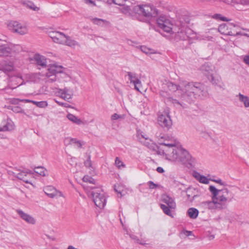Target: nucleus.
Instances as JSON below:
<instances>
[{"instance_id": "obj_1", "label": "nucleus", "mask_w": 249, "mask_h": 249, "mask_svg": "<svg viewBox=\"0 0 249 249\" xmlns=\"http://www.w3.org/2000/svg\"><path fill=\"white\" fill-rule=\"evenodd\" d=\"M160 94L167 104H173L175 106H181L176 99L169 96V92L173 93L178 91L182 98L189 103L196 99L206 97L208 93L203 85L200 83L180 81L177 85L167 80L161 81L160 83Z\"/></svg>"}, {"instance_id": "obj_2", "label": "nucleus", "mask_w": 249, "mask_h": 249, "mask_svg": "<svg viewBox=\"0 0 249 249\" xmlns=\"http://www.w3.org/2000/svg\"><path fill=\"white\" fill-rule=\"evenodd\" d=\"M164 141L160 143L159 154L165 155L169 160H175L178 158V155L183 149L178 141L174 137L165 136Z\"/></svg>"}, {"instance_id": "obj_3", "label": "nucleus", "mask_w": 249, "mask_h": 249, "mask_svg": "<svg viewBox=\"0 0 249 249\" xmlns=\"http://www.w3.org/2000/svg\"><path fill=\"white\" fill-rule=\"evenodd\" d=\"M172 161L175 162L180 168L183 166L191 171L201 170L202 168L201 164L184 149L178 155L177 159Z\"/></svg>"}, {"instance_id": "obj_4", "label": "nucleus", "mask_w": 249, "mask_h": 249, "mask_svg": "<svg viewBox=\"0 0 249 249\" xmlns=\"http://www.w3.org/2000/svg\"><path fill=\"white\" fill-rule=\"evenodd\" d=\"M7 29L12 33L23 36L28 33L29 29L25 23L16 20L8 21L6 23Z\"/></svg>"}, {"instance_id": "obj_5", "label": "nucleus", "mask_w": 249, "mask_h": 249, "mask_svg": "<svg viewBox=\"0 0 249 249\" xmlns=\"http://www.w3.org/2000/svg\"><path fill=\"white\" fill-rule=\"evenodd\" d=\"M161 202L165 203L160 204V208L165 214L171 217H173L171 210H175L176 204L174 199L166 194H163L161 196Z\"/></svg>"}, {"instance_id": "obj_6", "label": "nucleus", "mask_w": 249, "mask_h": 249, "mask_svg": "<svg viewBox=\"0 0 249 249\" xmlns=\"http://www.w3.org/2000/svg\"><path fill=\"white\" fill-rule=\"evenodd\" d=\"M133 10L136 14L147 18L157 15L156 9L150 5H137L134 7Z\"/></svg>"}, {"instance_id": "obj_7", "label": "nucleus", "mask_w": 249, "mask_h": 249, "mask_svg": "<svg viewBox=\"0 0 249 249\" xmlns=\"http://www.w3.org/2000/svg\"><path fill=\"white\" fill-rule=\"evenodd\" d=\"M64 68L60 65L56 63L49 65L48 68V71L46 73V76L48 78L47 81L49 82H53L56 80V74L62 73L65 76L66 74L63 73Z\"/></svg>"}, {"instance_id": "obj_8", "label": "nucleus", "mask_w": 249, "mask_h": 249, "mask_svg": "<svg viewBox=\"0 0 249 249\" xmlns=\"http://www.w3.org/2000/svg\"><path fill=\"white\" fill-rule=\"evenodd\" d=\"M22 50L19 45L12 44H0V56H10L15 53H18Z\"/></svg>"}, {"instance_id": "obj_9", "label": "nucleus", "mask_w": 249, "mask_h": 249, "mask_svg": "<svg viewBox=\"0 0 249 249\" xmlns=\"http://www.w3.org/2000/svg\"><path fill=\"white\" fill-rule=\"evenodd\" d=\"M95 205L100 209H103L107 203V198L104 192L101 190H94L91 193Z\"/></svg>"}, {"instance_id": "obj_10", "label": "nucleus", "mask_w": 249, "mask_h": 249, "mask_svg": "<svg viewBox=\"0 0 249 249\" xmlns=\"http://www.w3.org/2000/svg\"><path fill=\"white\" fill-rule=\"evenodd\" d=\"M136 137L139 142L147 147L149 149L155 150L157 148V146L154 143L153 141L149 138L148 136L141 130H137Z\"/></svg>"}, {"instance_id": "obj_11", "label": "nucleus", "mask_w": 249, "mask_h": 249, "mask_svg": "<svg viewBox=\"0 0 249 249\" xmlns=\"http://www.w3.org/2000/svg\"><path fill=\"white\" fill-rule=\"evenodd\" d=\"M158 26L164 32L172 34L173 33V25L169 19L164 16L160 17L157 20Z\"/></svg>"}, {"instance_id": "obj_12", "label": "nucleus", "mask_w": 249, "mask_h": 249, "mask_svg": "<svg viewBox=\"0 0 249 249\" xmlns=\"http://www.w3.org/2000/svg\"><path fill=\"white\" fill-rule=\"evenodd\" d=\"M158 123L161 127L166 128L168 129L171 127L172 122L168 110H165L159 114L158 117Z\"/></svg>"}, {"instance_id": "obj_13", "label": "nucleus", "mask_w": 249, "mask_h": 249, "mask_svg": "<svg viewBox=\"0 0 249 249\" xmlns=\"http://www.w3.org/2000/svg\"><path fill=\"white\" fill-rule=\"evenodd\" d=\"M55 93L56 95L63 100L69 102L73 95V90L72 89L65 87L64 89H57Z\"/></svg>"}, {"instance_id": "obj_14", "label": "nucleus", "mask_w": 249, "mask_h": 249, "mask_svg": "<svg viewBox=\"0 0 249 249\" xmlns=\"http://www.w3.org/2000/svg\"><path fill=\"white\" fill-rule=\"evenodd\" d=\"M17 78L18 80L22 81L20 84L17 86L18 87L20 85L25 84L27 82H36L38 79V76L36 73H28L23 75L18 74L17 76Z\"/></svg>"}, {"instance_id": "obj_15", "label": "nucleus", "mask_w": 249, "mask_h": 249, "mask_svg": "<svg viewBox=\"0 0 249 249\" xmlns=\"http://www.w3.org/2000/svg\"><path fill=\"white\" fill-rule=\"evenodd\" d=\"M49 36L54 42L62 45L64 44L67 36L63 33L58 31L50 32Z\"/></svg>"}, {"instance_id": "obj_16", "label": "nucleus", "mask_w": 249, "mask_h": 249, "mask_svg": "<svg viewBox=\"0 0 249 249\" xmlns=\"http://www.w3.org/2000/svg\"><path fill=\"white\" fill-rule=\"evenodd\" d=\"M43 191L45 194L51 198L62 196L61 192L57 190L52 186H47L44 188Z\"/></svg>"}, {"instance_id": "obj_17", "label": "nucleus", "mask_w": 249, "mask_h": 249, "mask_svg": "<svg viewBox=\"0 0 249 249\" xmlns=\"http://www.w3.org/2000/svg\"><path fill=\"white\" fill-rule=\"evenodd\" d=\"M200 206L203 209L210 210L212 212H215L217 210L214 197H212V200L204 201L201 202Z\"/></svg>"}, {"instance_id": "obj_18", "label": "nucleus", "mask_w": 249, "mask_h": 249, "mask_svg": "<svg viewBox=\"0 0 249 249\" xmlns=\"http://www.w3.org/2000/svg\"><path fill=\"white\" fill-rule=\"evenodd\" d=\"M16 212L20 217L27 223L32 225L35 224L36 220L32 216L24 213L21 210H17Z\"/></svg>"}, {"instance_id": "obj_19", "label": "nucleus", "mask_w": 249, "mask_h": 249, "mask_svg": "<svg viewBox=\"0 0 249 249\" xmlns=\"http://www.w3.org/2000/svg\"><path fill=\"white\" fill-rule=\"evenodd\" d=\"M229 194V191L227 189H222L219 192L217 196L214 198L219 200L220 201H224L228 202L230 200Z\"/></svg>"}, {"instance_id": "obj_20", "label": "nucleus", "mask_w": 249, "mask_h": 249, "mask_svg": "<svg viewBox=\"0 0 249 249\" xmlns=\"http://www.w3.org/2000/svg\"><path fill=\"white\" fill-rule=\"evenodd\" d=\"M14 128V124L10 119H7L2 123V125L0 127V131H11Z\"/></svg>"}, {"instance_id": "obj_21", "label": "nucleus", "mask_w": 249, "mask_h": 249, "mask_svg": "<svg viewBox=\"0 0 249 249\" xmlns=\"http://www.w3.org/2000/svg\"><path fill=\"white\" fill-rule=\"evenodd\" d=\"M34 59L36 64L42 67H45L47 65V59L43 55L36 53L35 54Z\"/></svg>"}, {"instance_id": "obj_22", "label": "nucleus", "mask_w": 249, "mask_h": 249, "mask_svg": "<svg viewBox=\"0 0 249 249\" xmlns=\"http://www.w3.org/2000/svg\"><path fill=\"white\" fill-rule=\"evenodd\" d=\"M114 190L117 193L118 197H122L127 193L126 188L122 184H116L114 185Z\"/></svg>"}, {"instance_id": "obj_23", "label": "nucleus", "mask_w": 249, "mask_h": 249, "mask_svg": "<svg viewBox=\"0 0 249 249\" xmlns=\"http://www.w3.org/2000/svg\"><path fill=\"white\" fill-rule=\"evenodd\" d=\"M63 45L74 48L76 47H79V43L76 40L72 39L70 36H67Z\"/></svg>"}, {"instance_id": "obj_24", "label": "nucleus", "mask_w": 249, "mask_h": 249, "mask_svg": "<svg viewBox=\"0 0 249 249\" xmlns=\"http://www.w3.org/2000/svg\"><path fill=\"white\" fill-rule=\"evenodd\" d=\"M193 176L200 183L208 184L209 182V179L206 177L201 175L199 172H193Z\"/></svg>"}, {"instance_id": "obj_25", "label": "nucleus", "mask_w": 249, "mask_h": 249, "mask_svg": "<svg viewBox=\"0 0 249 249\" xmlns=\"http://www.w3.org/2000/svg\"><path fill=\"white\" fill-rule=\"evenodd\" d=\"M67 118L73 123L78 125L85 124L86 123L84 121L78 118L72 114L69 113L67 115Z\"/></svg>"}, {"instance_id": "obj_26", "label": "nucleus", "mask_w": 249, "mask_h": 249, "mask_svg": "<svg viewBox=\"0 0 249 249\" xmlns=\"http://www.w3.org/2000/svg\"><path fill=\"white\" fill-rule=\"evenodd\" d=\"M64 142L66 144L73 145L78 148H81L82 146L80 141L77 140L76 139L68 138L65 140Z\"/></svg>"}, {"instance_id": "obj_27", "label": "nucleus", "mask_w": 249, "mask_h": 249, "mask_svg": "<svg viewBox=\"0 0 249 249\" xmlns=\"http://www.w3.org/2000/svg\"><path fill=\"white\" fill-rule=\"evenodd\" d=\"M236 97L240 102L243 104L246 108L249 107V97L248 96L239 93Z\"/></svg>"}, {"instance_id": "obj_28", "label": "nucleus", "mask_w": 249, "mask_h": 249, "mask_svg": "<svg viewBox=\"0 0 249 249\" xmlns=\"http://www.w3.org/2000/svg\"><path fill=\"white\" fill-rule=\"evenodd\" d=\"M18 178L22 180L26 183H30V181L26 178L27 176L31 177L33 176L32 172H18L15 175Z\"/></svg>"}, {"instance_id": "obj_29", "label": "nucleus", "mask_w": 249, "mask_h": 249, "mask_svg": "<svg viewBox=\"0 0 249 249\" xmlns=\"http://www.w3.org/2000/svg\"><path fill=\"white\" fill-rule=\"evenodd\" d=\"M202 70L205 71L204 74L208 77V75L210 76L211 74H214L215 68L211 65L205 64L203 66Z\"/></svg>"}, {"instance_id": "obj_30", "label": "nucleus", "mask_w": 249, "mask_h": 249, "mask_svg": "<svg viewBox=\"0 0 249 249\" xmlns=\"http://www.w3.org/2000/svg\"><path fill=\"white\" fill-rule=\"evenodd\" d=\"M199 213L198 210L195 208H190L188 209L187 212V215L192 219H196Z\"/></svg>"}, {"instance_id": "obj_31", "label": "nucleus", "mask_w": 249, "mask_h": 249, "mask_svg": "<svg viewBox=\"0 0 249 249\" xmlns=\"http://www.w3.org/2000/svg\"><path fill=\"white\" fill-rule=\"evenodd\" d=\"M231 24H222L219 26L218 30L221 34L226 35H232L231 32L228 30V27Z\"/></svg>"}, {"instance_id": "obj_32", "label": "nucleus", "mask_w": 249, "mask_h": 249, "mask_svg": "<svg viewBox=\"0 0 249 249\" xmlns=\"http://www.w3.org/2000/svg\"><path fill=\"white\" fill-rule=\"evenodd\" d=\"M91 20L94 24L102 27L107 26L109 24L108 21L97 18H92L91 19Z\"/></svg>"}, {"instance_id": "obj_33", "label": "nucleus", "mask_w": 249, "mask_h": 249, "mask_svg": "<svg viewBox=\"0 0 249 249\" xmlns=\"http://www.w3.org/2000/svg\"><path fill=\"white\" fill-rule=\"evenodd\" d=\"M177 37L183 40H187L186 27H182L177 34Z\"/></svg>"}, {"instance_id": "obj_34", "label": "nucleus", "mask_w": 249, "mask_h": 249, "mask_svg": "<svg viewBox=\"0 0 249 249\" xmlns=\"http://www.w3.org/2000/svg\"><path fill=\"white\" fill-rule=\"evenodd\" d=\"M127 75L131 83H133L134 85H136V86L137 84H140V80L137 77L136 73L128 72Z\"/></svg>"}, {"instance_id": "obj_35", "label": "nucleus", "mask_w": 249, "mask_h": 249, "mask_svg": "<svg viewBox=\"0 0 249 249\" xmlns=\"http://www.w3.org/2000/svg\"><path fill=\"white\" fill-rule=\"evenodd\" d=\"M23 4L25 7L35 11H37L39 9V8L36 6L34 3L29 0H24L23 1Z\"/></svg>"}, {"instance_id": "obj_36", "label": "nucleus", "mask_w": 249, "mask_h": 249, "mask_svg": "<svg viewBox=\"0 0 249 249\" xmlns=\"http://www.w3.org/2000/svg\"><path fill=\"white\" fill-rule=\"evenodd\" d=\"M186 34L188 40L192 41L196 38V34L189 28L186 27Z\"/></svg>"}, {"instance_id": "obj_37", "label": "nucleus", "mask_w": 249, "mask_h": 249, "mask_svg": "<svg viewBox=\"0 0 249 249\" xmlns=\"http://www.w3.org/2000/svg\"><path fill=\"white\" fill-rule=\"evenodd\" d=\"M13 70V66L12 64H3L0 66V70L4 71L5 73L11 71Z\"/></svg>"}, {"instance_id": "obj_38", "label": "nucleus", "mask_w": 249, "mask_h": 249, "mask_svg": "<svg viewBox=\"0 0 249 249\" xmlns=\"http://www.w3.org/2000/svg\"><path fill=\"white\" fill-rule=\"evenodd\" d=\"M214 201L216 203V207L217 210L224 209L226 208L227 202L226 201H220L219 200L217 199L214 197Z\"/></svg>"}, {"instance_id": "obj_39", "label": "nucleus", "mask_w": 249, "mask_h": 249, "mask_svg": "<svg viewBox=\"0 0 249 249\" xmlns=\"http://www.w3.org/2000/svg\"><path fill=\"white\" fill-rule=\"evenodd\" d=\"M82 180L84 182L89 183L92 184H95L96 180L93 178L91 175H85L83 178Z\"/></svg>"}, {"instance_id": "obj_40", "label": "nucleus", "mask_w": 249, "mask_h": 249, "mask_svg": "<svg viewBox=\"0 0 249 249\" xmlns=\"http://www.w3.org/2000/svg\"><path fill=\"white\" fill-rule=\"evenodd\" d=\"M194 236L193 233L192 231L183 230L179 233V237L181 238L184 239L187 237Z\"/></svg>"}, {"instance_id": "obj_41", "label": "nucleus", "mask_w": 249, "mask_h": 249, "mask_svg": "<svg viewBox=\"0 0 249 249\" xmlns=\"http://www.w3.org/2000/svg\"><path fill=\"white\" fill-rule=\"evenodd\" d=\"M115 163L119 169H122L123 168H124L125 166L124 163L118 157L116 158Z\"/></svg>"}, {"instance_id": "obj_42", "label": "nucleus", "mask_w": 249, "mask_h": 249, "mask_svg": "<svg viewBox=\"0 0 249 249\" xmlns=\"http://www.w3.org/2000/svg\"><path fill=\"white\" fill-rule=\"evenodd\" d=\"M208 78L213 84L217 85L220 82L219 77L214 76L213 74H211L210 76L208 75Z\"/></svg>"}, {"instance_id": "obj_43", "label": "nucleus", "mask_w": 249, "mask_h": 249, "mask_svg": "<svg viewBox=\"0 0 249 249\" xmlns=\"http://www.w3.org/2000/svg\"><path fill=\"white\" fill-rule=\"evenodd\" d=\"M141 51L146 54H153L155 53V52L154 50L149 48L145 46H141Z\"/></svg>"}, {"instance_id": "obj_44", "label": "nucleus", "mask_w": 249, "mask_h": 249, "mask_svg": "<svg viewBox=\"0 0 249 249\" xmlns=\"http://www.w3.org/2000/svg\"><path fill=\"white\" fill-rule=\"evenodd\" d=\"M209 190L213 195L212 197H215L216 196L218 195V193H219V192L221 191V190H218L213 186H210L209 187Z\"/></svg>"}, {"instance_id": "obj_45", "label": "nucleus", "mask_w": 249, "mask_h": 249, "mask_svg": "<svg viewBox=\"0 0 249 249\" xmlns=\"http://www.w3.org/2000/svg\"><path fill=\"white\" fill-rule=\"evenodd\" d=\"M213 18L217 20H220L221 21H229V20L224 17H222L221 15L216 14L213 16Z\"/></svg>"}, {"instance_id": "obj_46", "label": "nucleus", "mask_w": 249, "mask_h": 249, "mask_svg": "<svg viewBox=\"0 0 249 249\" xmlns=\"http://www.w3.org/2000/svg\"><path fill=\"white\" fill-rule=\"evenodd\" d=\"M124 118V116L122 115L118 114L117 113H114L111 116V120L112 121L116 120L118 119H123Z\"/></svg>"}, {"instance_id": "obj_47", "label": "nucleus", "mask_w": 249, "mask_h": 249, "mask_svg": "<svg viewBox=\"0 0 249 249\" xmlns=\"http://www.w3.org/2000/svg\"><path fill=\"white\" fill-rule=\"evenodd\" d=\"M147 186H148L149 189H153L156 188L158 185L155 183H154L153 181H148L147 183Z\"/></svg>"}, {"instance_id": "obj_48", "label": "nucleus", "mask_w": 249, "mask_h": 249, "mask_svg": "<svg viewBox=\"0 0 249 249\" xmlns=\"http://www.w3.org/2000/svg\"><path fill=\"white\" fill-rule=\"evenodd\" d=\"M54 101H55V103H56L58 105H59L60 106L64 107H70V105L69 104H68V103L59 102V101H58L57 100H56V99H54Z\"/></svg>"}, {"instance_id": "obj_49", "label": "nucleus", "mask_w": 249, "mask_h": 249, "mask_svg": "<svg viewBox=\"0 0 249 249\" xmlns=\"http://www.w3.org/2000/svg\"><path fill=\"white\" fill-rule=\"evenodd\" d=\"M48 106V103L47 101H40L39 102L38 105H37V107L41 108H45Z\"/></svg>"}, {"instance_id": "obj_50", "label": "nucleus", "mask_w": 249, "mask_h": 249, "mask_svg": "<svg viewBox=\"0 0 249 249\" xmlns=\"http://www.w3.org/2000/svg\"><path fill=\"white\" fill-rule=\"evenodd\" d=\"M125 1V0H112L113 3L120 6L124 5Z\"/></svg>"}, {"instance_id": "obj_51", "label": "nucleus", "mask_w": 249, "mask_h": 249, "mask_svg": "<svg viewBox=\"0 0 249 249\" xmlns=\"http://www.w3.org/2000/svg\"><path fill=\"white\" fill-rule=\"evenodd\" d=\"M147 185L145 184H141L140 185V191L142 193H146L147 192Z\"/></svg>"}, {"instance_id": "obj_52", "label": "nucleus", "mask_w": 249, "mask_h": 249, "mask_svg": "<svg viewBox=\"0 0 249 249\" xmlns=\"http://www.w3.org/2000/svg\"><path fill=\"white\" fill-rule=\"evenodd\" d=\"M85 165L87 167H90L91 165L90 156L89 155L88 156L87 160L85 161Z\"/></svg>"}, {"instance_id": "obj_53", "label": "nucleus", "mask_w": 249, "mask_h": 249, "mask_svg": "<svg viewBox=\"0 0 249 249\" xmlns=\"http://www.w3.org/2000/svg\"><path fill=\"white\" fill-rule=\"evenodd\" d=\"M130 8L129 6H124V7L122 9V12L125 14H127L130 13Z\"/></svg>"}, {"instance_id": "obj_54", "label": "nucleus", "mask_w": 249, "mask_h": 249, "mask_svg": "<svg viewBox=\"0 0 249 249\" xmlns=\"http://www.w3.org/2000/svg\"><path fill=\"white\" fill-rule=\"evenodd\" d=\"M201 135H202V137H203V138H204L205 139H207L211 137L210 134L209 133L206 132H202L201 133Z\"/></svg>"}, {"instance_id": "obj_55", "label": "nucleus", "mask_w": 249, "mask_h": 249, "mask_svg": "<svg viewBox=\"0 0 249 249\" xmlns=\"http://www.w3.org/2000/svg\"><path fill=\"white\" fill-rule=\"evenodd\" d=\"M33 174V176H37L40 175L42 177L46 176L47 175L45 174V172H40L39 173L38 172H32Z\"/></svg>"}, {"instance_id": "obj_56", "label": "nucleus", "mask_w": 249, "mask_h": 249, "mask_svg": "<svg viewBox=\"0 0 249 249\" xmlns=\"http://www.w3.org/2000/svg\"><path fill=\"white\" fill-rule=\"evenodd\" d=\"M12 110L17 113L21 112V109L20 107H14L12 108Z\"/></svg>"}, {"instance_id": "obj_57", "label": "nucleus", "mask_w": 249, "mask_h": 249, "mask_svg": "<svg viewBox=\"0 0 249 249\" xmlns=\"http://www.w3.org/2000/svg\"><path fill=\"white\" fill-rule=\"evenodd\" d=\"M84 2L87 4H91L93 6H96L94 1L92 0H84Z\"/></svg>"}, {"instance_id": "obj_58", "label": "nucleus", "mask_w": 249, "mask_h": 249, "mask_svg": "<svg viewBox=\"0 0 249 249\" xmlns=\"http://www.w3.org/2000/svg\"><path fill=\"white\" fill-rule=\"evenodd\" d=\"M213 181L221 185H225V182L222 181V180L221 179L217 178L216 179H214Z\"/></svg>"}, {"instance_id": "obj_59", "label": "nucleus", "mask_w": 249, "mask_h": 249, "mask_svg": "<svg viewBox=\"0 0 249 249\" xmlns=\"http://www.w3.org/2000/svg\"><path fill=\"white\" fill-rule=\"evenodd\" d=\"M134 85V86H135V89L137 90H138V91H140V87H141V86H142V84H141V81L140 80V84H137V85H136H136Z\"/></svg>"}, {"instance_id": "obj_60", "label": "nucleus", "mask_w": 249, "mask_h": 249, "mask_svg": "<svg viewBox=\"0 0 249 249\" xmlns=\"http://www.w3.org/2000/svg\"><path fill=\"white\" fill-rule=\"evenodd\" d=\"M244 62L247 65H249V56H245L244 58Z\"/></svg>"}, {"instance_id": "obj_61", "label": "nucleus", "mask_w": 249, "mask_h": 249, "mask_svg": "<svg viewBox=\"0 0 249 249\" xmlns=\"http://www.w3.org/2000/svg\"><path fill=\"white\" fill-rule=\"evenodd\" d=\"M130 237L132 239H134V240H137V242H138V243H139V242H138V241H139V240L138 239H137V237L136 236H135V235H131V234H130Z\"/></svg>"}, {"instance_id": "obj_62", "label": "nucleus", "mask_w": 249, "mask_h": 249, "mask_svg": "<svg viewBox=\"0 0 249 249\" xmlns=\"http://www.w3.org/2000/svg\"><path fill=\"white\" fill-rule=\"evenodd\" d=\"M21 101L24 102V103H32V100H30L29 99H24V100H21Z\"/></svg>"}, {"instance_id": "obj_63", "label": "nucleus", "mask_w": 249, "mask_h": 249, "mask_svg": "<svg viewBox=\"0 0 249 249\" xmlns=\"http://www.w3.org/2000/svg\"><path fill=\"white\" fill-rule=\"evenodd\" d=\"M40 169L43 170L42 171H44V170H46V169H45L42 166H37V167H35V169Z\"/></svg>"}, {"instance_id": "obj_64", "label": "nucleus", "mask_w": 249, "mask_h": 249, "mask_svg": "<svg viewBox=\"0 0 249 249\" xmlns=\"http://www.w3.org/2000/svg\"><path fill=\"white\" fill-rule=\"evenodd\" d=\"M7 37L6 36H2V38H0V40L6 41Z\"/></svg>"}]
</instances>
